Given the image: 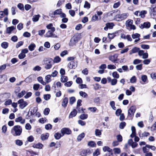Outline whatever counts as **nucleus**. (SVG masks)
Instances as JSON below:
<instances>
[{"label": "nucleus", "instance_id": "45", "mask_svg": "<svg viewBox=\"0 0 156 156\" xmlns=\"http://www.w3.org/2000/svg\"><path fill=\"white\" fill-rule=\"evenodd\" d=\"M132 37L134 39L139 38L140 36V35L138 33H135L133 34L132 35Z\"/></svg>", "mask_w": 156, "mask_h": 156}, {"label": "nucleus", "instance_id": "30", "mask_svg": "<svg viewBox=\"0 0 156 156\" xmlns=\"http://www.w3.org/2000/svg\"><path fill=\"white\" fill-rule=\"evenodd\" d=\"M62 136H62V134L58 132L55 133L54 134L55 138L57 140L59 139Z\"/></svg>", "mask_w": 156, "mask_h": 156}, {"label": "nucleus", "instance_id": "55", "mask_svg": "<svg viewBox=\"0 0 156 156\" xmlns=\"http://www.w3.org/2000/svg\"><path fill=\"white\" fill-rule=\"evenodd\" d=\"M136 79L135 76H133L130 80V83H135L136 82Z\"/></svg>", "mask_w": 156, "mask_h": 156}, {"label": "nucleus", "instance_id": "38", "mask_svg": "<svg viewBox=\"0 0 156 156\" xmlns=\"http://www.w3.org/2000/svg\"><path fill=\"white\" fill-rule=\"evenodd\" d=\"M15 143L18 146H21L23 144V142L22 140H16Z\"/></svg>", "mask_w": 156, "mask_h": 156}, {"label": "nucleus", "instance_id": "34", "mask_svg": "<svg viewBox=\"0 0 156 156\" xmlns=\"http://www.w3.org/2000/svg\"><path fill=\"white\" fill-rule=\"evenodd\" d=\"M141 80L144 83H147L148 82L147 76L146 75H142L141 77Z\"/></svg>", "mask_w": 156, "mask_h": 156}, {"label": "nucleus", "instance_id": "12", "mask_svg": "<svg viewBox=\"0 0 156 156\" xmlns=\"http://www.w3.org/2000/svg\"><path fill=\"white\" fill-rule=\"evenodd\" d=\"M151 26V23L149 22H144L143 24H141L140 27L141 29H144V28H148Z\"/></svg>", "mask_w": 156, "mask_h": 156}, {"label": "nucleus", "instance_id": "49", "mask_svg": "<svg viewBox=\"0 0 156 156\" xmlns=\"http://www.w3.org/2000/svg\"><path fill=\"white\" fill-rule=\"evenodd\" d=\"M98 20V17L96 14L94 15L92 17L91 20L92 22H95Z\"/></svg>", "mask_w": 156, "mask_h": 156}, {"label": "nucleus", "instance_id": "52", "mask_svg": "<svg viewBox=\"0 0 156 156\" xmlns=\"http://www.w3.org/2000/svg\"><path fill=\"white\" fill-rule=\"evenodd\" d=\"M117 80L116 79L114 78L112 79V80L110 83H111V85L114 86L115 85L117 84Z\"/></svg>", "mask_w": 156, "mask_h": 156}, {"label": "nucleus", "instance_id": "62", "mask_svg": "<svg viewBox=\"0 0 156 156\" xmlns=\"http://www.w3.org/2000/svg\"><path fill=\"white\" fill-rule=\"evenodd\" d=\"M141 47L143 49H148L150 48V46L149 45L144 44H141Z\"/></svg>", "mask_w": 156, "mask_h": 156}, {"label": "nucleus", "instance_id": "42", "mask_svg": "<svg viewBox=\"0 0 156 156\" xmlns=\"http://www.w3.org/2000/svg\"><path fill=\"white\" fill-rule=\"evenodd\" d=\"M113 151L115 154H119L121 152L120 149L119 148H115Z\"/></svg>", "mask_w": 156, "mask_h": 156}, {"label": "nucleus", "instance_id": "15", "mask_svg": "<svg viewBox=\"0 0 156 156\" xmlns=\"http://www.w3.org/2000/svg\"><path fill=\"white\" fill-rule=\"evenodd\" d=\"M150 14L151 16L154 17L156 16V7L151 9Z\"/></svg>", "mask_w": 156, "mask_h": 156}, {"label": "nucleus", "instance_id": "8", "mask_svg": "<svg viewBox=\"0 0 156 156\" xmlns=\"http://www.w3.org/2000/svg\"><path fill=\"white\" fill-rule=\"evenodd\" d=\"M61 132L62 136H64L65 134L67 135L70 134L71 133V131L70 129L67 128H62L61 130Z\"/></svg>", "mask_w": 156, "mask_h": 156}, {"label": "nucleus", "instance_id": "32", "mask_svg": "<svg viewBox=\"0 0 156 156\" xmlns=\"http://www.w3.org/2000/svg\"><path fill=\"white\" fill-rule=\"evenodd\" d=\"M38 110L37 107H35L33 108L32 109H30V113L31 115H34L37 112Z\"/></svg>", "mask_w": 156, "mask_h": 156}, {"label": "nucleus", "instance_id": "28", "mask_svg": "<svg viewBox=\"0 0 156 156\" xmlns=\"http://www.w3.org/2000/svg\"><path fill=\"white\" fill-rule=\"evenodd\" d=\"M40 17V16L39 15H34L32 18V20L33 22H36L39 20Z\"/></svg>", "mask_w": 156, "mask_h": 156}, {"label": "nucleus", "instance_id": "25", "mask_svg": "<svg viewBox=\"0 0 156 156\" xmlns=\"http://www.w3.org/2000/svg\"><path fill=\"white\" fill-rule=\"evenodd\" d=\"M120 12H118L117 13H116L115 16L114 17V19L118 21H119L121 20V14H119Z\"/></svg>", "mask_w": 156, "mask_h": 156}, {"label": "nucleus", "instance_id": "43", "mask_svg": "<svg viewBox=\"0 0 156 156\" xmlns=\"http://www.w3.org/2000/svg\"><path fill=\"white\" fill-rule=\"evenodd\" d=\"M142 149L144 153L145 154L149 152V148H148V147H147V145H146L145 147H143Z\"/></svg>", "mask_w": 156, "mask_h": 156}, {"label": "nucleus", "instance_id": "23", "mask_svg": "<svg viewBox=\"0 0 156 156\" xmlns=\"http://www.w3.org/2000/svg\"><path fill=\"white\" fill-rule=\"evenodd\" d=\"M43 145L40 143H38L36 144H34L33 145V147L34 148H38L39 149H41L42 148Z\"/></svg>", "mask_w": 156, "mask_h": 156}, {"label": "nucleus", "instance_id": "9", "mask_svg": "<svg viewBox=\"0 0 156 156\" xmlns=\"http://www.w3.org/2000/svg\"><path fill=\"white\" fill-rule=\"evenodd\" d=\"M36 78V76L34 74H31L27 77L25 80V81L27 83L31 82Z\"/></svg>", "mask_w": 156, "mask_h": 156}, {"label": "nucleus", "instance_id": "4", "mask_svg": "<svg viewBox=\"0 0 156 156\" xmlns=\"http://www.w3.org/2000/svg\"><path fill=\"white\" fill-rule=\"evenodd\" d=\"M79 40L80 38L78 36H74L70 40L69 43V45L72 46L75 45Z\"/></svg>", "mask_w": 156, "mask_h": 156}, {"label": "nucleus", "instance_id": "19", "mask_svg": "<svg viewBox=\"0 0 156 156\" xmlns=\"http://www.w3.org/2000/svg\"><path fill=\"white\" fill-rule=\"evenodd\" d=\"M16 29V27L14 26L8 27L6 29V33L7 34H10L11 32L14 29Z\"/></svg>", "mask_w": 156, "mask_h": 156}, {"label": "nucleus", "instance_id": "1", "mask_svg": "<svg viewBox=\"0 0 156 156\" xmlns=\"http://www.w3.org/2000/svg\"><path fill=\"white\" fill-rule=\"evenodd\" d=\"M22 129L19 125L14 126L11 129V133L14 136H20L22 132Z\"/></svg>", "mask_w": 156, "mask_h": 156}, {"label": "nucleus", "instance_id": "7", "mask_svg": "<svg viewBox=\"0 0 156 156\" xmlns=\"http://www.w3.org/2000/svg\"><path fill=\"white\" fill-rule=\"evenodd\" d=\"M136 110V108L135 106H131L128 110V115L130 117L133 115Z\"/></svg>", "mask_w": 156, "mask_h": 156}, {"label": "nucleus", "instance_id": "14", "mask_svg": "<svg viewBox=\"0 0 156 156\" xmlns=\"http://www.w3.org/2000/svg\"><path fill=\"white\" fill-rule=\"evenodd\" d=\"M77 111L75 109H73L69 115V118L71 119L75 117L77 115Z\"/></svg>", "mask_w": 156, "mask_h": 156}, {"label": "nucleus", "instance_id": "57", "mask_svg": "<svg viewBox=\"0 0 156 156\" xmlns=\"http://www.w3.org/2000/svg\"><path fill=\"white\" fill-rule=\"evenodd\" d=\"M100 154V150L98 149H97L93 153V156H98Z\"/></svg>", "mask_w": 156, "mask_h": 156}, {"label": "nucleus", "instance_id": "39", "mask_svg": "<svg viewBox=\"0 0 156 156\" xmlns=\"http://www.w3.org/2000/svg\"><path fill=\"white\" fill-rule=\"evenodd\" d=\"M26 93V92L25 90H22L20 93H19L17 95V97L19 98L22 97Z\"/></svg>", "mask_w": 156, "mask_h": 156}, {"label": "nucleus", "instance_id": "58", "mask_svg": "<svg viewBox=\"0 0 156 156\" xmlns=\"http://www.w3.org/2000/svg\"><path fill=\"white\" fill-rule=\"evenodd\" d=\"M76 101L75 98L74 97H71L69 99V103L70 104H73Z\"/></svg>", "mask_w": 156, "mask_h": 156}, {"label": "nucleus", "instance_id": "27", "mask_svg": "<svg viewBox=\"0 0 156 156\" xmlns=\"http://www.w3.org/2000/svg\"><path fill=\"white\" fill-rule=\"evenodd\" d=\"M46 27L48 29L51 30L52 32H54L55 30V28L53 27V24L52 23L49 24Z\"/></svg>", "mask_w": 156, "mask_h": 156}, {"label": "nucleus", "instance_id": "59", "mask_svg": "<svg viewBox=\"0 0 156 156\" xmlns=\"http://www.w3.org/2000/svg\"><path fill=\"white\" fill-rule=\"evenodd\" d=\"M121 3L120 2H117L114 4L113 5V8L114 9H116L118 8L120 5Z\"/></svg>", "mask_w": 156, "mask_h": 156}, {"label": "nucleus", "instance_id": "51", "mask_svg": "<svg viewBox=\"0 0 156 156\" xmlns=\"http://www.w3.org/2000/svg\"><path fill=\"white\" fill-rule=\"evenodd\" d=\"M88 115L87 114H82L80 115V118L84 120L87 118Z\"/></svg>", "mask_w": 156, "mask_h": 156}, {"label": "nucleus", "instance_id": "44", "mask_svg": "<svg viewBox=\"0 0 156 156\" xmlns=\"http://www.w3.org/2000/svg\"><path fill=\"white\" fill-rule=\"evenodd\" d=\"M68 80V78L67 76H61V81L62 82H65Z\"/></svg>", "mask_w": 156, "mask_h": 156}, {"label": "nucleus", "instance_id": "56", "mask_svg": "<svg viewBox=\"0 0 156 156\" xmlns=\"http://www.w3.org/2000/svg\"><path fill=\"white\" fill-rule=\"evenodd\" d=\"M2 132L4 133H5L7 131V127L5 125L3 126L2 128Z\"/></svg>", "mask_w": 156, "mask_h": 156}, {"label": "nucleus", "instance_id": "29", "mask_svg": "<svg viewBox=\"0 0 156 156\" xmlns=\"http://www.w3.org/2000/svg\"><path fill=\"white\" fill-rule=\"evenodd\" d=\"M1 46L3 48L6 49L9 46V43L6 42H4L1 43Z\"/></svg>", "mask_w": 156, "mask_h": 156}, {"label": "nucleus", "instance_id": "18", "mask_svg": "<svg viewBox=\"0 0 156 156\" xmlns=\"http://www.w3.org/2000/svg\"><path fill=\"white\" fill-rule=\"evenodd\" d=\"M7 79V75L4 74L0 75V84L2 83L5 80Z\"/></svg>", "mask_w": 156, "mask_h": 156}, {"label": "nucleus", "instance_id": "24", "mask_svg": "<svg viewBox=\"0 0 156 156\" xmlns=\"http://www.w3.org/2000/svg\"><path fill=\"white\" fill-rule=\"evenodd\" d=\"M55 35L51 31H48L45 34V37H54Z\"/></svg>", "mask_w": 156, "mask_h": 156}, {"label": "nucleus", "instance_id": "11", "mask_svg": "<svg viewBox=\"0 0 156 156\" xmlns=\"http://www.w3.org/2000/svg\"><path fill=\"white\" fill-rule=\"evenodd\" d=\"M15 121L16 122H19L21 124H23L25 123V120L22 116H19L15 119Z\"/></svg>", "mask_w": 156, "mask_h": 156}, {"label": "nucleus", "instance_id": "26", "mask_svg": "<svg viewBox=\"0 0 156 156\" xmlns=\"http://www.w3.org/2000/svg\"><path fill=\"white\" fill-rule=\"evenodd\" d=\"M36 47V45L34 43H31V44L29 46H28V49L30 51H34L35 48Z\"/></svg>", "mask_w": 156, "mask_h": 156}, {"label": "nucleus", "instance_id": "17", "mask_svg": "<svg viewBox=\"0 0 156 156\" xmlns=\"http://www.w3.org/2000/svg\"><path fill=\"white\" fill-rule=\"evenodd\" d=\"M68 101V98L65 97L64 98L62 102V106L64 108H66L67 105Z\"/></svg>", "mask_w": 156, "mask_h": 156}, {"label": "nucleus", "instance_id": "31", "mask_svg": "<svg viewBox=\"0 0 156 156\" xmlns=\"http://www.w3.org/2000/svg\"><path fill=\"white\" fill-rule=\"evenodd\" d=\"M85 134L84 133H83L80 134L77 137V140L78 141H80L84 137Z\"/></svg>", "mask_w": 156, "mask_h": 156}, {"label": "nucleus", "instance_id": "36", "mask_svg": "<svg viewBox=\"0 0 156 156\" xmlns=\"http://www.w3.org/2000/svg\"><path fill=\"white\" fill-rule=\"evenodd\" d=\"M128 16V13H124L121 14V20H122L126 19Z\"/></svg>", "mask_w": 156, "mask_h": 156}, {"label": "nucleus", "instance_id": "20", "mask_svg": "<svg viewBox=\"0 0 156 156\" xmlns=\"http://www.w3.org/2000/svg\"><path fill=\"white\" fill-rule=\"evenodd\" d=\"M118 58V55L115 54L109 57V59L113 62H115L117 61Z\"/></svg>", "mask_w": 156, "mask_h": 156}, {"label": "nucleus", "instance_id": "16", "mask_svg": "<svg viewBox=\"0 0 156 156\" xmlns=\"http://www.w3.org/2000/svg\"><path fill=\"white\" fill-rule=\"evenodd\" d=\"M10 96V94L9 93L3 94L0 95V98H3L4 99L9 98Z\"/></svg>", "mask_w": 156, "mask_h": 156}, {"label": "nucleus", "instance_id": "63", "mask_svg": "<svg viewBox=\"0 0 156 156\" xmlns=\"http://www.w3.org/2000/svg\"><path fill=\"white\" fill-rule=\"evenodd\" d=\"M140 48H139L134 47L132 49V51L133 53H135L137 52H138Z\"/></svg>", "mask_w": 156, "mask_h": 156}, {"label": "nucleus", "instance_id": "2", "mask_svg": "<svg viewBox=\"0 0 156 156\" xmlns=\"http://www.w3.org/2000/svg\"><path fill=\"white\" fill-rule=\"evenodd\" d=\"M44 64L45 65L44 68L46 69H50L52 67V60L50 58L47 59L44 61Z\"/></svg>", "mask_w": 156, "mask_h": 156}, {"label": "nucleus", "instance_id": "48", "mask_svg": "<svg viewBox=\"0 0 156 156\" xmlns=\"http://www.w3.org/2000/svg\"><path fill=\"white\" fill-rule=\"evenodd\" d=\"M12 103V101L11 99H8L5 102L4 105L5 106L9 105L11 104Z\"/></svg>", "mask_w": 156, "mask_h": 156}, {"label": "nucleus", "instance_id": "5", "mask_svg": "<svg viewBox=\"0 0 156 156\" xmlns=\"http://www.w3.org/2000/svg\"><path fill=\"white\" fill-rule=\"evenodd\" d=\"M91 151L89 148L83 149L80 152V154L82 156H86L90 154Z\"/></svg>", "mask_w": 156, "mask_h": 156}, {"label": "nucleus", "instance_id": "47", "mask_svg": "<svg viewBox=\"0 0 156 156\" xmlns=\"http://www.w3.org/2000/svg\"><path fill=\"white\" fill-rule=\"evenodd\" d=\"M106 26H107L108 28L112 29L114 25L113 23H107L106 24Z\"/></svg>", "mask_w": 156, "mask_h": 156}, {"label": "nucleus", "instance_id": "21", "mask_svg": "<svg viewBox=\"0 0 156 156\" xmlns=\"http://www.w3.org/2000/svg\"><path fill=\"white\" fill-rule=\"evenodd\" d=\"M51 76L50 75H48L45 76V82L46 83H48L51 82Z\"/></svg>", "mask_w": 156, "mask_h": 156}, {"label": "nucleus", "instance_id": "53", "mask_svg": "<svg viewBox=\"0 0 156 156\" xmlns=\"http://www.w3.org/2000/svg\"><path fill=\"white\" fill-rule=\"evenodd\" d=\"M141 61L142 60H140L138 59H136L133 60V64L136 65L140 63Z\"/></svg>", "mask_w": 156, "mask_h": 156}, {"label": "nucleus", "instance_id": "64", "mask_svg": "<svg viewBox=\"0 0 156 156\" xmlns=\"http://www.w3.org/2000/svg\"><path fill=\"white\" fill-rule=\"evenodd\" d=\"M26 55L25 54H23L22 52L21 53L18 55V57L20 59H22L25 57Z\"/></svg>", "mask_w": 156, "mask_h": 156}, {"label": "nucleus", "instance_id": "6", "mask_svg": "<svg viewBox=\"0 0 156 156\" xmlns=\"http://www.w3.org/2000/svg\"><path fill=\"white\" fill-rule=\"evenodd\" d=\"M17 103L20 104L19 107L22 109L24 108L27 105V103L24 101L23 99L19 100Z\"/></svg>", "mask_w": 156, "mask_h": 156}, {"label": "nucleus", "instance_id": "61", "mask_svg": "<svg viewBox=\"0 0 156 156\" xmlns=\"http://www.w3.org/2000/svg\"><path fill=\"white\" fill-rule=\"evenodd\" d=\"M112 150V149L108 146H105L103 148V151L104 152L106 151L110 152Z\"/></svg>", "mask_w": 156, "mask_h": 156}, {"label": "nucleus", "instance_id": "54", "mask_svg": "<svg viewBox=\"0 0 156 156\" xmlns=\"http://www.w3.org/2000/svg\"><path fill=\"white\" fill-rule=\"evenodd\" d=\"M62 9H58L55 10L54 12V15H60L61 13L62 12Z\"/></svg>", "mask_w": 156, "mask_h": 156}, {"label": "nucleus", "instance_id": "46", "mask_svg": "<svg viewBox=\"0 0 156 156\" xmlns=\"http://www.w3.org/2000/svg\"><path fill=\"white\" fill-rule=\"evenodd\" d=\"M95 134L96 136H99L101 134V131L98 129H96L95 131Z\"/></svg>", "mask_w": 156, "mask_h": 156}, {"label": "nucleus", "instance_id": "33", "mask_svg": "<svg viewBox=\"0 0 156 156\" xmlns=\"http://www.w3.org/2000/svg\"><path fill=\"white\" fill-rule=\"evenodd\" d=\"M38 81L43 85H46V82H44L42 77L39 76L37 78Z\"/></svg>", "mask_w": 156, "mask_h": 156}, {"label": "nucleus", "instance_id": "35", "mask_svg": "<svg viewBox=\"0 0 156 156\" xmlns=\"http://www.w3.org/2000/svg\"><path fill=\"white\" fill-rule=\"evenodd\" d=\"M147 13V11L146 10H142L141 11L139 14V16L143 18L145 16V15Z\"/></svg>", "mask_w": 156, "mask_h": 156}, {"label": "nucleus", "instance_id": "3", "mask_svg": "<svg viewBox=\"0 0 156 156\" xmlns=\"http://www.w3.org/2000/svg\"><path fill=\"white\" fill-rule=\"evenodd\" d=\"M133 20H128L126 21L125 25L127 29L134 30L136 29L135 26L133 25Z\"/></svg>", "mask_w": 156, "mask_h": 156}, {"label": "nucleus", "instance_id": "37", "mask_svg": "<svg viewBox=\"0 0 156 156\" xmlns=\"http://www.w3.org/2000/svg\"><path fill=\"white\" fill-rule=\"evenodd\" d=\"M88 146L92 147H94L96 146L95 143L92 141L89 142L88 143Z\"/></svg>", "mask_w": 156, "mask_h": 156}, {"label": "nucleus", "instance_id": "40", "mask_svg": "<svg viewBox=\"0 0 156 156\" xmlns=\"http://www.w3.org/2000/svg\"><path fill=\"white\" fill-rule=\"evenodd\" d=\"M112 76L115 79H118L119 77V75L116 71L112 73Z\"/></svg>", "mask_w": 156, "mask_h": 156}, {"label": "nucleus", "instance_id": "22", "mask_svg": "<svg viewBox=\"0 0 156 156\" xmlns=\"http://www.w3.org/2000/svg\"><path fill=\"white\" fill-rule=\"evenodd\" d=\"M49 135V134L48 133L42 134L41 136V139L42 140H44L48 138Z\"/></svg>", "mask_w": 156, "mask_h": 156}, {"label": "nucleus", "instance_id": "10", "mask_svg": "<svg viewBox=\"0 0 156 156\" xmlns=\"http://www.w3.org/2000/svg\"><path fill=\"white\" fill-rule=\"evenodd\" d=\"M68 66L69 69H75L77 66V62L75 61H72L69 62Z\"/></svg>", "mask_w": 156, "mask_h": 156}, {"label": "nucleus", "instance_id": "50", "mask_svg": "<svg viewBox=\"0 0 156 156\" xmlns=\"http://www.w3.org/2000/svg\"><path fill=\"white\" fill-rule=\"evenodd\" d=\"M41 69V67L38 66H37L33 68V70L34 71H39Z\"/></svg>", "mask_w": 156, "mask_h": 156}, {"label": "nucleus", "instance_id": "41", "mask_svg": "<svg viewBox=\"0 0 156 156\" xmlns=\"http://www.w3.org/2000/svg\"><path fill=\"white\" fill-rule=\"evenodd\" d=\"M110 105L111 107L114 110H115L116 108L115 106V102L113 101H112L110 102Z\"/></svg>", "mask_w": 156, "mask_h": 156}, {"label": "nucleus", "instance_id": "13", "mask_svg": "<svg viewBox=\"0 0 156 156\" xmlns=\"http://www.w3.org/2000/svg\"><path fill=\"white\" fill-rule=\"evenodd\" d=\"M5 15L6 16L8 15V11L7 9H5L3 11H0V19L2 18Z\"/></svg>", "mask_w": 156, "mask_h": 156}, {"label": "nucleus", "instance_id": "60", "mask_svg": "<svg viewBox=\"0 0 156 156\" xmlns=\"http://www.w3.org/2000/svg\"><path fill=\"white\" fill-rule=\"evenodd\" d=\"M40 85L39 84L36 83L34 84L33 87V89L35 90H37L40 87Z\"/></svg>", "mask_w": 156, "mask_h": 156}]
</instances>
